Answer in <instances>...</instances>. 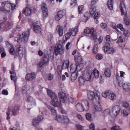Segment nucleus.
<instances>
[{"mask_svg":"<svg viewBox=\"0 0 130 130\" xmlns=\"http://www.w3.org/2000/svg\"><path fill=\"white\" fill-rule=\"evenodd\" d=\"M98 78V70L94 69L91 72H87L84 74L83 76H80L78 78V82L80 86L84 85L85 80L89 81L93 80V78Z\"/></svg>","mask_w":130,"mask_h":130,"instance_id":"nucleus-3","label":"nucleus"},{"mask_svg":"<svg viewBox=\"0 0 130 130\" xmlns=\"http://www.w3.org/2000/svg\"><path fill=\"white\" fill-rule=\"evenodd\" d=\"M101 25V27L103 29H105L107 27V25L105 23H102Z\"/></svg>","mask_w":130,"mask_h":130,"instance_id":"nucleus-61","label":"nucleus"},{"mask_svg":"<svg viewBox=\"0 0 130 130\" xmlns=\"http://www.w3.org/2000/svg\"><path fill=\"white\" fill-rule=\"evenodd\" d=\"M52 35L51 33H48L47 35V39L49 41H51L52 38Z\"/></svg>","mask_w":130,"mask_h":130,"instance_id":"nucleus-51","label":"nucleus"},{"mask_svg":"<svg viewBox=\"0 0 130 130\" xmlns=\"http://www.w3.org/2000/svg\"><path fill=\"white\" fill-rule=\"evenodd\" d=\"M84 5H79L78 6V11L79 13H81L84 12Z\"/></svg>","mask_w":130,"mask_h":130,"instance_id":"nucleus-42","label":"nucleus"},{"mask_svg":"<svg viewBox=\"0 0 130 130\" xmlns=\"http://www.w3.org/2000/svg\"><path fill=\"white\" fill-rule=\"evenodd\" d=\"M110 92H109V94L108 95L109 99L111 100H115L116 98V96L115 94L113 93H110Z\"/></svg>","mask_w":130,"mask_h":130,"instance_id":"nucleus-35","label":"nucleus"},{"mask_svg":"<svg viewBox=\"0 0 130 130\" xmlns=\"http://www.w3.org/2000/svg\"><path fill=\"white\" fill-rule=\"evenodd\" d=\"M121 108L118 105L113 106L112 108L111 111L109 112V114L112 118H116L120 112Z\"/></svg>","mask_w":130,"mask_h":130,"instance_id":"nucleus-7","label":"nucleus"},{"mask_svg":"<svg viewBox=\"0 0 130 130\" xmlns=\"http://www.w3.org/2000/svg\"><path fill=\"white\" fill-rule=\"evenodd\" d=\"M47 94L52 99L51 103L52 105L55 107H60L61 106L60 102L65 103L67 99L66 94L64 93H59V97L60 99V101H58L57 97L54 93L51 90H47Z\"/></svg>","mask_w":130,"mask_h":130,"instance_id":"nucleus-1","label":"nucleus"},{"mask_svg":"<svg viewBox=\"0 0 130 130\" xmlns=\"http://www.w3.org/2000/svg\"><path fill=\"white\" fill-rule=\"evenodd\" d=\"M110 91L108 90L103 92L102 93L103 97L105 98L106 97L107 95H108V94H109V92Z\"/></svg>","mask_w":130,"mask_h":130,"instance_id":"nucleus-49","label":"nucleus"},{"mask_svg":"<svg viewBox=\"0 0 130 130\" xmlns=\"http://www.w3.org/2000/svg\"><path fill=\"white\" fill-rule=\"evenodd\" d=\"M36 77V74L34 72L27 74L25 77V79L28 81H31L34 79Z\"/></svg>","mask_w":130,"mask_h":130,"instance_id":"nucleus-16","label":"nucleus"},{"mask_svg":"<svg viewBox=\"0 0 130 130\" xmlns=\"http://www.w3.org/2000/svg\"><path fill=\"white\" fill-rule=\"evenodd\" d=\"M76 66V65L75 64H73L71 66L70 70L71 73H77Z\"/></svg>","mask_w":130,"mask_h":130,"instance_id":"nucleus-33","label":"nucleus"},{"mask_svg":"<svg viewBox=\"0 0 130 130\" xmlns=\"http://www.w3.org/2000/svg\"><path fill=\"white\" fill-rule=\"evenodd\" d=\"M2 7L0 8V10L6 13L10 14L12 11L14 10L15 6L13 3H11L8 1H5L1 3Z\"/></svg>","mask_w":130,"mask_h":130,"instance_id":"nucleus-4","label":"nucleus"},{"mask_svg":"<svg viewBox=\"0 0 130 130\" xmlns=\"http://www.w3.org/2000/svg\"><path fill=\"white\" fill-rule=\"evenodd\" d=\"M123 87L124 90L126 92H128L130 89L129 86L127 84L124 83L123 85Z\"/></svg>","mask_w":130,"mask_h":130,"instance_id":"nucleus-37","label":"nucleus"},{"mask_svg":"<svg viewBox=\"0 0 130 130\" xmlns=\"http://www.w3.org/2000/svg\"><path fill=\"white\" fill-rule=\"evenodd\" d=\"M20 110V106L18 105H16L13 106L11 108V111L12 115L16 116L19 114V111Z\"/></svg>","mask_w":130,"mask_h":130,"instance_id":"nucleus-14","label":"nucleus"},{"mask_svg":"<svg viewBox=\"0 0 130 130\" xmlns=\"http://www.w3.org/2000/svg\"><path fill=\"white\" fill-rule=\"evenodd\" d=\"M57 44V48L54 50L55 53L57 55L58 54H62L64 53V49L61 44L63 43L62 41L59 40Z\"/></svg>","mask_w":130,"mask_h":130,"instance_id":"nucleus-8","label":"nucleus"},{"mask_svg":"<svg viewBox=\"0 0 130 130\" xmlns=\"http://www.w3.org/2000/svg\"><path fill=\"white\" fill-rule=\"evenodd\" d=\"M17 51L18 53L19 56L20 57H22L25 53V48L21 47H20L17 49Z\"/></svg>","mask_w":130,"mask_h":130,"instance_id":"nucleus-19","label":"nucleus"},{"mask_svg":"<svg viewBox=\"0 0 130 130\" xmlns=\"http://www.w3.org/2000/svg\"><path fill=\"white\" fill-rule=\"evenodd\" d=\"M71 34L69 32H67L65 35V39L66 40H67L71 36Z\"/></svg>","mask_w":130,"mask_h":130,"instance_id":"nucleus-55","label":"nucleus"},{"mask_svg":"<svg viewBox=\"0 0 130 130\" xmlns=\"http://www.w3.org/2000/svg\"><path fill=\"white\" fill-rule=\"evenodd\" d=\"M23 13L26 16H29L31 13V10L28 7H26L23 10Z\"/></svg>","mask_w":130,"mask_h":130,"instance_id":"nucleus-20","label":"nucleus"},{"mask_svg":"<svg viewBox=\"0 0 130 130\" xmlns=\"http://www.w3.org/2000/svg\"><path fill=\"white\" fill-rule=\"evenodd\" d=\"M10 73L11 74L10 76L11 79L12 80H13L15 83V92L16 93V90L15 84L17 79V77L16 76V74L15 72H12V71H10Z\"/></svg>","mask_w":130,"mask_h":130,"instance_id":"nucleus-17","label":"nucleus"},{"mask_svg":"<svg viewBox=\"0 0 130 130\" xmlns=\"http://www.w3.org/2000/svg\"><path fill=\"white\" fill-rule=\"evenodd\" d=\"M96 8L94 7H92L89 10L90 15H92L96 11Z\"/></svg>","mask_w":130,"mask_h":130,"instance_id":"nucleus-44","label":"nucleus"},{"mask_svg":"<svg viewBox=\"0 0 130 130\" xmlns=\"http://www.w3.org/2000/svg\"><path fill=\"white\" fill-rule=\"evenodd\" d=\"M27 101L29 104L31 106L35 105L36 104L35 99L31 96L28 97L27 99Z\"/></svg>","mask_w":130,"mask_h":130,"instance_id":"nucleus-21","label":"nucleus"},{"mask_svg":"<svg viewBox=\"0 0 130 130\" xmlns=\"http://www.w3.org/2000/svg\"><path fill=\"white\" fill-rule=\"evenodd\" d=\"M34 31L36 33H40L41 31V27L37 23H35L33 24Z\"/></svg>","mask_w":130,"mask_h":130,"instance_id":"nucleus-15","label":"nucleus"},{"mask_svg":"<svg viewBox=\"0 0 130 130\" xmlns=\"http://www.w3.org/2000/svg\"><path fill=\"white\" fill-rule=\"evenodd\" d=\"M47 107L51 111L53 117L57 121V119L58 118V116H60L57 115L56 110L54 109V108L50 106H48Z\"/></svg>","mask_w":130,"mask_h":130,"instance_id":"nucleus-13","label":"nucleus"},{"mask_svg":"<svg viewBox=\"0 0 130 130\" xmlns=\"http://www.w3.org/2000/svg\"><path fill=\"white\" fill-rule=\"evenodd\" d=\"M124 1L125 0H121L120 4V6H119V8L121 12V15H125L124 17V19L125 24L126 25H129L130 24V21L127 16V12H124L123 9V8H126L125 4L124 3Z\"/></svg>","mask_w":130,"mask_h":130,"instance_id":"nucleus-6","label":"nucleus"},{"mask_svg":"<svg viewBox=\"0 0 130 130\" xmlns=\"http://www.w3.org/2000/svg\"><path fill=\"white\" fill-rule=\"evenodd\" d=\"M94 124L93 123H91L90 125V130H94Z\"/></svg>","mask_w":130,"mask_h":130,"instance_id":"nucleus-64","label":"nucleus"},{"mask_svg":"<svg viewBox=\"0 0 130 130\" xmlns=\"http://www.w3.org/2000/svg\"><path fill=\"white\" fill-rule=\"evenodd\" d=\"M82 60V57L79 55H77L74 56V60L76 62H80Z\"/></svg>","mask_w":130,"mask_h":130,"instance_id":"nucleus-34","label":"nucleus"},{"mask_svg":"<svg viewBox=\"0 0 130 130\" xmlns=\"http://www.w3.org/2000/svg\"><path fill=\"white\" fill-rule=\"evenodd\" d=\"M9 129L10 130H20L19 126L16 125L14 126L13 128H10Z\"/></svg>","mask_w":130,"mask_h":130,"instance_id":"nucleus-56","label":"nucleus"},{"mask_svg":"<svg viewBox=\"0 0 130 130\" xmlns=\"http://www.w3.org/2000/svg\"><path fill=\"white\" fill-rule=\"evenodd\" d=\"M48 79L49 80H52L53 78V75L51 74H48L47 75Z\"/></svg>","mask_w":130,"mask_h":130,"instance_id":"nucleus-58","label":"nucleus"},{"mask_svg":"<svg viewBox=\"0 0 130 130\" xmlns=\"http://www.w3.org/2000/svg\"><path fill=\"white\" fill-rule=\"evenodd\" d=\"M78 29L77 28L73 29H70L69 30L71 34V35L74 36L76 35L78 32Z\"/></svg>","mask_w":130,"mask_h":130,"instance_id":"nucleus-32","label":"nucleus"},{"mask_svg":"<svg viewBox=\"0 0 130 130\" xmlns=\"http://www.w3.org/2000/svg\"><path fill=\"white\" fill-rule=\"evenodd\" d=\"M62 67L60 66H58L57 70L56 72L58 76H61L62 74ZM60 78H61V76Z\"/></svg>","mask_w":130,"mask_h":130,"instance_id":"nucleus-29","label":"nucleus"},{"mask_svg":"<svg viewBox=\"0 0 130 130\" xmlns=\"http://www.w3.org/2000/svg\"><path fill=\"white\" fill-rule=\"evenodd\" d=\"M123 31V34L124 37V38L125 40H126L127 39L128 37H129V31L125 29Z\"/></svg>","mask_w":130,"mask_h":130,"instance_id":"nucleus-26","label":"nucleus"},{"mask_svg":"<svg viewBox=\"0 0 130 130\" xmlns=\"http://www.w3.org/2000/svg\"><path fill=\"white\" fill-rule=\"evenodd\" d=\"M16 31V30L15 29H13L10 38L13 37H15L14 41L17 42L21 41L23 43H24L27 41L29 35V31H27L24 33L20 31L18 34H17V32H15Z\"/></svg>","mask_w":130,"mask_h":130,"instance_id":"nucleus-2","label":"nucleus"},{"mask_svg":"<svg viewBox=\"0 0 130 130\" xmlns=\"http://www.w3.org/2000/svg\"><path fill=\"white\" fill-rule=\"evenodd\" d=\"M89 108V102L86 100H84L81 102L77 103L75 106L76 110L80 112L85 110H88Z\"/></svg>","mask_w":130,"mask_h":130,"instance_id":"nucleus-5","label":"nucleus"},{"mask_svg":"<svg viewBox=\"0 0 130 130\" xmlns=\"http://www.w3.org/2000/svg\"><path fill=\"white\" fill-rule=\"evenodd\" d=\"M110 25L113 29H115L117 31H119L118 28H117V26H116L115 23H112Z\"/></svg>","mask_w":130,"mask_h":130,"instance_id":"nucleus-50","label":"nucleus"},{"mask_svg":"<svg viewBox=\"0 0 130 130\" xmlns=\"http://www.w3.org/2000/svg\"><path fill=\"white\" fill-rule=\"evenodd\" d=\"M117 28H118L120 29L121 31H123L125 29L123 28V25L121 24H119L117 25Z\"/></svg>","mask_w":130,"mask_h":130,"instance_id":"nucleus-47","label":"nucleus"},{"mask_svg":"<svg viewBox=\"0 0 130 130\" xmlns=\"http://www.w3.org/2000/svg\"><path fill=\"white\" fill-rule=\"evenodd\" d=\"M43 119V117L41 115H39L33 119L32 120V125L35 127L37 126L39 124L40 122Z\"/></svg>","mask_w":130,"mask_h":130,"instance_id":"nucleus-10","label":"nucleus"},{"mask_svg":"<svg viewBox=\"0 0 130 130\" xmlns=\"http://www.w3.org/2000/svg\"><path fill=\"white\" fill-rule=\"evenodd\" d=\"M69 64V62L68 60H65L63 62L62 67V68L65 66L66 68L68 69Z\"/></svg>","mask_w":130,"mask_h":130,"instance_id":"nucleus-40","label":"nucleus"},{"mask_svg":"<svg viewBox=\"0 0 130 130\" xmlns=\"http://www.w3.org/2000/svg\"><path fill=\"white\" fill-rule=\"evenodd\" d=\"M4 24L5 26V27L8 29H9L11 28L12 26V24L11 22L8 21H5L4 22Z\"/></svg>","mask_w":130,"mask_h":130,"instance_id":"nucleus-27","label":"nucleus"},{"mask_svg":"<svg viewBox=\"0 0 130 130\" xmlns=\"http://www.w3.org/2000/svg\"><path fill=\"white\" fill-rule=\"evenodd\" d=\"M103 50L105 53L108 54L114 53L115 51L113 48H110L109 43H106L105 44L104 46L103 47Z\"/></svg>","mask_w":130,"mask_h":130,"instance_id":"nucleus-9","label":"nucleus"},{"mask_svg":"<svg viewBox=\"0 0 130 130\" xmlns=\"http://www.w3.org/2000/svg\"><path fill=\"white\" fill-rule=\"evenodd\" d=\"M89 13L88 12H87L85 13L84 15V17L85 18L86 22H87L88 19L89 18Z\"/></svg>","mask_w":130,"mask_h":130,"instance_id":"nucleus-59","label":"nucleus"},{"mask_svg":"<svg viewBox=\"0 0 130 130\" xmlns=\"http://www.w3.org/2000/svg\"><path fill=\"white\" fill-rule=\"evenodd\" d=\"M74 99L71 97H69L68 99V102L69 103H73L74 102Z\"/></svg>","mask_w":130,"mask_h":130,"instance_id":"nucleus-60","label":"nucleus"},{"mask_svg":"<svg viewBox=\"0 0 130 130\" xmlns=\"http://www.w3.org/2000/svg\"><path fill=\"white\" fill-rule=\"evenodd\" d=\"M92 52L94 54H96L98 53V43L96 42H94L92 48Z\"/></svg>","mask_w":130,"mask_h":130,"instance_id":"nucleus-31","label":"nucleus"},{"mask_svg":"<svg viewBox=\"0 0 130 130\" xmlns=\"http://www.w3.org/2000/svg\"><path fill=\"white\" fill-rule=\"evenodd\" d=\"M95 29L93 27L89 28L86 27L84 29V32L85 34H91Z\"/></svg>","mask_w":130,"mask_h":130,"instance_id":"nucleus-24","label":"nucleus"},{"mask_svg":"<svg viewBox=\"0 0 130 130\" xmlns=\"http://www.w3.org/2000/svg\"><path fill=\"white\" fill-rule=\"evenodd\" d=\"M66 11L64 9L58 11L55 16V19L57 21L60 20L66 14Z\"/></svg>","mask_w":130,"mask_h":130,"instance_id":"nucleus-11","label":"nucleus"},{"mask_svg":"<svg viewBox=\"0 0 130 130\" xmlns=\"http://www.w3.org/2000/svg\"><path fill=\"white\" fill-rule=\"evenodd\" d=\"M108 1L107 5L109 9L111 10L113 9V0H108Z\"/></svg>","mask_w":130,"mask_h":130,"instance_id":"nucleus-30","label":"nucleus"},{"mask_svg":"<svg viewBox=\"0 0 130 130\" xmlns=\"http://www.w3.org/2000/svg\"><path fill=\"white\" fill-rule=\"evenodd\" d=\"M95 96L94 92L90 91L88 92V98L90 100H93Z\"/></svg>","mask_w":130,"mask_h":130,"instance_id":"nucleus-25","label":"nucleus"},{"mask_svg":"<svg viewBox=\"0 0 130 130\" xmlns=\"http://www.w3.org/2000/svg\"><path fill=\"white\" fill-rule=\"evenodd\" d=\"M72 3L70 4L71 6H73V7H75L77 5V0H72Z\"/></svg>","mask_w":130,"mask_h":130,"instance_id":"nucleus-53","label":"nucleus"},{"mask_svg":"<svg viewBox=\"0 0 130 130\" xmlns=\"http://www.w3.org/2000/svg\"><path fill=\"white\" fill-rule=\"evenodd\" d=\"M76 130H84L83 127L79 124H77L75 125Z\"/></svg>","mask_w":130,"mask_h":130,"instance_id":"nucleus-46","label":"nucleus"},{"mask_svg":"<svg viewBox=\"0 0 130 130\" xmlns=\"http://www.w3.org/2000/svg\"><path fill=\"white\" fill-rule=\"evenodd\" d=\"M104 74L106 77H109L111 75V72L108 68L105 69L104 71Z\"/></svg>","mask_w":130,"mask_h":130,"instance_id":"nucleus-39","label":"nucleus"},{"mask_svg":"<svg viewBox=\"0 0 130 130\" xmlns=\"http://www.w3.org/2000/svg\"><path fill=\"white\" fill-rule=\"evenodd\" d=\"M48 11H44L42 12V18L43 19H45L48 16Z\"/></svg>","mask_w":130,"mask_h":130,"instance_id":"nucleus-45","label":"nucleus"},{"mask_svg":"<svg viewBox=\"0 0 130 130\" xmlns=\"http://www.w3.org/2000/svg\"><path fill=\"white\" fill-rule=\"evenodd\" d=\"M43 58V60L42 61L45 64V65H46L48 63L49 61L48 55L47 54L44 55Z\"/></svg>","mask_w":130,"mask_h":130,"instance_id":"nucleus-28","label":"nucleus"},{"mask_svg":"<svg viewBox=\"0 0 130 130\" xmlns=\"http://www.w3.org/2000/svg\"><path fill=\"white\" fill-rule=\"evenodd\" d=\"M103 37L102 36H101L98 38V44H100L102 42L103 40Z\"/></svg>","mask_w":130,"mask_h":130,"instance_id":"nucleus-62","label":"nucleus"},{"mask_svg":"<svg viewBox=\"0 0 130 130\" xmlns=\"http://www.w3.org/2000/svg\"><path fill=\"white\" fill-rule=\"evenodd\" d=\"M91 34L90 38L92 40H95L97 39V34L95 29L93 31Z\"/></svg>","mask_w":130,"mask_h":130,"instance_id":"nucleus-22","label":"nucleus"},{"mask_svg":"<svg viewBox=\"0 0 130 130\" xmlns=\"http://www.w3.org/2000/svg\"><path fill=\"white\" fill-rule=\"evenodd\" d=\"M123 106L125 107V109H130V108L129 106V104L126 102H124Z\"/></svg>","mask_w":130,"mask_h":130,"instance_id":"nucleus-48","label":"nucleus"},{"mask_svg":"<svg viewBox=\"0 0 130 130\" xmlns=\"http://www.w3.org/2000/svg\"><path fill=\"white\" fill-rule=\"evenodd\" d=\"M57 31L58 32L60 36H62L63 33V27L60 26H58L57 27Z\"/></svg>","mask_w":130,"mask_h":130,"instance_id":"nucleus-23","label":"nucleus"},{"mask_svg":"<svg viewBox=\"0 0 130 130\" xmlns=\"http://www.w3.org/2000/svg\"><path fill=\"white\" fill-rule=\"evenodd\" d=\"M86 119L88 120L91 121L92 120L91 114L89 113H87L86 114Z\"/></svg>","mask_w":130,"mask_h":130,"instance_id":"nucleus-41","label":"nucleus"},{"mask_svg":"<svg viewBox=\"0 0 130 130\" xmlns=\"http://www.w3.org/2000/svg\"><path fill=\"white\" fill-rule=\"evenodd\" d=\"M76 65V69L77 72L79 71L82 70L83 68V64L80 63L79 64L76 63L75 64Z\"/></svg>","mask_w":130,"mask_h":130,"instance_id":"nucleus-38","label":"nucleus"},{"mask_svg":"<svg viewBox=\"0 0 130 130\" xmlns=\"http://www.w3.org/2000/svg\"><path fill=\"white\" fill-rule=\"evenodd\" d=\"M123 41V39L122 37L121 36H120L118 38V40L117 41L116 43L119 44L120 42L122 43Z\"/></svg>","mask_w":130,"mask_h":130,"instance_id":"nucleus-54","label":"nucleus"},{"mask_svg":"<svg viewBox=\"0 0 130 130\" xmlns=\"http://www.w3.org/2000/svg\"><path fill=\"white\" fill-rule=\"evenodd\" d=\"M6 45L7 48H10L11 47H12V46H13L12 44L8 42H7L6 43Z\"/></svg>","mask_w":130,"mask_h":130,"instance_id":"nucleus-63","label":"nucleus"},{"mask_svg":"<svg viewBox=\"0 0 130 130\" xmlns=\"http://www.w3.org/2000/svg\"><path fill=\"white\" fill-rule=\"evenodd\" d=\"M111 130H120V129L118 126H116L112 127Z\"/></svg>","mask_w":130,"mask_h":130,"instance_id":"nucleus-57","label":"nucleus"},{"mask_svg":"<svg viewBox=\"0 0 130 130\" xmlns=\"http://www.w3.org/2000/svg\"><path fill=\"white\" fill-rule=\"evenodd\" d=\"M130 109H125L123 112V114L124 116H127L129 113Z\"/></svg>","mask_w":130,"mask_h":130,"instance_id":"nucleus-43","label":"nucleus"},{"mask_svg":"<svg viewBox=\"0 0 130 130\" xmlns=\"http://www.w3.org/2000/svg\"><path fill=\"white\" fill-rule=\"evenodd\" d=\"M12 46V47H11L10 48V50L9 51V53L12 55H14L15 53V51L14 50V48Z\"/></svg>","mask_w":130,"mask_h":130,"instance_id":"nucleus-52","label":"nucleus"},{"mask_svg":"<svg viewBox=\"0 0 130 130\" xmlns=\"http://www.w3.org/2000/svg\"><path fill=\"white\" fill-rule=\"evenodd\" d=\"M94 107L93 109V113L94 115H97L98 113V102L96 100L93 101Z\"/></svg>","mask_w":130,"mask_h":130,"instance_id":"nucleus-18","label":"nucleus"},{"mask_svg":"<svg viewBox=\"0 0 130 130\" xmlns=\"http://www.w3.org/2000/svg\"><path fill=\"white\" fill-rule=\"evenodd\" d=\"M78 76L77 73H72L71 79L72 82H74L77 79Z\"/></svg>","mask_w":130,"mask_h":130,"instance_id":"nucleus-36","label":"nucleus"},{"mask_svg":"<svg viewBox=\"0 0 130 130\" xmlns=\"http://www.w3.org/2000/svg\"><path fill=\"white\" fill-rule=\"evenodd\" d=\"M57 121L61 123H67L70 121L68 117L65 116H60L58 117Z\"/></svg>","mask_w":130,"mask_h":130,"instance_id":"nucleus-12","label":"nucleus"}]
</instances>
